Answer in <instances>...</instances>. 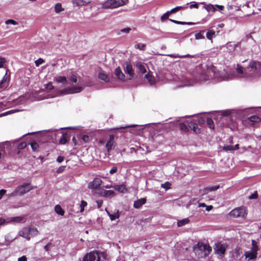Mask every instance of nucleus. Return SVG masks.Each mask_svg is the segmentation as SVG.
<instances>
[{"instance_id": "nucleus-1", "label": "nucleus", "mask_w": 261, "mask_h": 261, "mask_svg": "<svg viewBox=\"0 0 261 261\" xmlns=\"http://www.w3.org/2000/svg\"><path fill=\"white\" fill-rule=\"evenodd\" d=\"M193 249L196 255L200 258L206 257L212 251V248L208 244L200 242L194 246Z\"/></svg>"}, {"instance_id": "nucleus-2", "label": "nucleus", "mask_w": 261, "mask_h": 261, "mask_svg": "<svg viewBox=\"0 0 261 261\" xmlns=\"http://www.w3.org/2000/svg\"><path fill=\"white\" fill-rule=\"evenodd\" d=\"M39 234L38 229L33 226H27L23 227L18 232V236L21 237L27 241L30 240L32 237L37 236Z\"/></svg>"}, {"instance_id": "nucleus-3", "label": "nucleus", "mask_w": 261, "mask_h": 261, "mask_svg": "<svg viewBox=\"0 0 261 261\" xmlns=\"http://www.w3.org/2000/svg\"><path fill=\"white\" fill-rule=\"evenodd\" d=\"M252 73L247 72V69H244L243 67L239 64H237L236 68V73L228 74L227 77L225 78L224 80H231L234 78H242L251 76Z\"/></svg>"}, {"instance_id": "nucleus-4", "label": "nucleus", "mask_w": 261, "mask_h": 261, "mask_svg": "<svg viewBox=\"0 0 261 261\" xmlns=\"http://www.w3.org/2000/svg\"><path fill=\"white\" fill-rule=\"evenodd\" d=\"M32 189V188L31 187L30 184L24 183L22 185L18 186L13 192L9 194V196L16 197L22 196Z\"/></svg>"}, {"instance_id": "nucleus-5", "label": "nucleus", "mask_w": 261, "mask_h": 261, "mask_svg": "<svg viewBox=\"0 0 261 261\" xmlns=\"http://www.w3.org/2000/svg\"><path fill=\"white\" fill-rule=\"evenodd\" d=\"M128 0H107L102 7L104 9H115L126 5Z\"/></svg>"}, {"instance_id": "nucleus-6", "label": "nucleus", "mask_w": 261, "mask_h": 261, "mask_svg": "<svg viewBox=\"0 0 261 261\" xmlns=\"http://www.w3.org/2000/svg\"><path fill=\"white\" fill-rule=\"evenodd\" d=\"M229 214L231 217L233 218L241 217L245 218L247 213L245 207L241 206L233 209L229 213Z\"/></svg>"}, {"instance_id": "nucleus-7", "label": "nucleus", "mask_w": 261, "mask_h": 261, "mask_svg": "<svg viewBox=\"0 0 261 261\" xmlns=\"http://www.w3.org/2000/svg\"><path fill=\"white\" fill-rule=\"evenodd\" d=\"M83 90V88L81 86H74L68 89H65L59 90L57 92V95H63L67 94H73L81 92Z\"/></svg>"}, {"instance_id": "nucleus-8", "label": "nucleus", "mask_w": 261, "mask_h": 261, "mask_svg": "<svg viewBox=\"0 0 261 261\" xmlns=\"http://www.w3.org/2000/svg\"><path fill=\"white\" fill-rule=\"evenodd\" d=\"M227 245L225 244H221V243H216L214 246L215 253L222 256L224 254Z\"/></svg>"}, {"instance_id": "nucleus-9", "label": "nucleus", "mask_w": 261, "mask_h": 261, "mask_svg": "<svg viewBox=\"0 0 261 261\" xmlns=\"http://www.w3.org/2000/svg\"><path fill=\"white\" fill-rule=\"evenodd\" d=\"M99 259L98 252L94 251L86 254L83 257V261H99Z\"/></svg>"}, {"instance_id": "nucleus-10", "label": "nucleus", "mask_w": 261, "mask_h": 261, "mask_svg": "<svg viewBox=\"0 0 261 261\" xmlns=\"http://www.w3.org/2000/svg\"><path fill=\"white\" fill-rule=\"evenodd\" d=\"M260 66V63L258 62L253 61L250 62L249 66L246 68L247 72L252 73V76L258 70Z\"/></svg>"}, {"instance_id": "nucleus-11", "label": "nucleus", "mask_w": 261, "mask_h": 261, "mask_svg": "<svg viewBox=\"0 0 261 261\" xmlns=\"http://www.w3.org/2000/svg\"><path fill=\"white\" fill-rule=\"evenodd\" d=\"M102 183V180L99 178H95L92 181L88 184V188L91 189H96L98 188Z\"/></svg>"}, {"instance_id": "nucleus-12", "label": "nucleus", "mask_w": 261, "mask_h": 261, "mask_svg": "<svg viewBox=\"0 0 261 261\" xmlns=\"http://www.w3.org/2000/svg\"><path fill=\"white\" fill-rule=\"evenodd\" d=\"M188 126L194 133H198L200 132V129L198 127L197 120H195V119L188 122Z\"/></svg>"}, {"instance_id": "nucleus-13", "label": "nucleus", "mask_w": 261, "mask_h": 261, "mask_svg": "<svg viewBox=\"0 0 261 261\" xmlns=\"http://www.w3.org/2000/svg\"><path fill=\"white\" fill-rule=\"evenodd\" d=\"M114 136L113 135H110L109 136V140L107 141L106 144V148L108 152H109L111 149H112L114 146Z\"/></svg>"}, {"instance_id": "nucleus-14", "label": "nucleus", "mask_w": 261, "mask_h": 261, "mask_svg": "<svg viewBox=\"0 0 261 261\" xmlns=\"http://www.w3.org/2000/svg\"><path fill=\"white\" fill-rule=\"evenodd\" d=\"M240 42H238L236 44H233L232 42H228L226 44V47L227 49V51L229 53L233 52L237 47L240 46Z\"/></svg>"}, {"instance_id": "nucleus-15", "label": "nucleus", "mask_w": 261, "mask_h": 261, "mask_svg": "<svg viewBox=\"0 0 261 261\" xmlns=\"http://www.w3.org/2000/svg\"><path fill=\"white\" fill-rule=\"evenodd\" d=\"M115 74L119 80L123 81L124 80L125 75L119 67L115 69Z\"/></svg>"}, {"instance_id": "nucleus-16", "label": "nucleus", "mask_w": 261, "mask_h": 261, "mask_svg": "<svg viewBox=\"0 0 261 261\" xmlns=\"http://www.w3.org/2000/svg\"><path fill=\"white\" fill-rule=\"evenodd\" d=\"M146 200L145 198H141L134 202V206L136 208H139L142 205L145 203Z\"/></svg>"}, {"instance_id": "nucleus-17", "label": "nucleus", "mask_w": 261, "mask_h": 261, "mask_svg": "<svg viewBox=\"0 0 261 261\" xmlns=\"http://www.w3.org/2000/svg\"><path fill=\"white\" fill-rule=\"evenodd\" d=\"M23 219V218L21 216L15 217L7 219L6 220V223H12V222H21Z\"/></svg>"}, {"instance_id": "nucleus-18", "label": "nucleus", "mask_w": 261, "mask_h": 261, "mask_svg": "<svg viewBox=\"0 0 261 261\" xmlns=\"http://www.w3.org/2000/svg\"><path fill=\"white\" fill-rule=\"evenodd\" d=\"M125 72L127 73L130 77L134 76V70L133 69L132 65L129 63H126Z\"/></svg>"}, {"instance_id": "nucleus-19", "label": "nucleus", "mask_w": 261, "mask_h": 261, "mask_svg": "<svg viewBox=\"0 0 261 261\" xmlns=\"http://www.w3.org/2000/svg\"><path fill=\"white\" fill-rule=\"evenodd\" d=\"M169 56L176 58H195L196 57V55H191L190 54H187L185 55H179L178 54H171L169 55Z\"/></svg>"}, {"instance_id": "nucleus-20", "label": "nucleus", "mask_w": 261, "mask_h": 261, "mask_svg": "<svg viewBox=\"0 0 261 261\" xmlns=\"http://www.w3.org/2000/svg\"><path fill=\"white\" fill-rule=\"evenodd\" d=\"M98 77L106 82H108L110 81L108 75L104 73L103 71L99 72L98 75Z\"/></svg>"}, {"instance_id": "nucleus-21", "label": "nucleus", "mask_w": 261, "mask_h": 261, "mask_svg": "<svg viewBox=\"0 0 261 261\" xmlns=\"http://www.w3.org/2000/svg\"><path fill=\"white\" fill-rule=\"evenodd\" d=\"M55 80L58 83L65 84L67 82V79L64 76H59L55 78Z\"/></svg>"}, {"instance_id": "nucleus-22", "label": "nucleus", "mask_w": 261, "mask_h": 261, "mask_svg": "<svg viewBox=\"0 0 261 261\" xmlns=\"http://www.w3.org/2000/svg\"><path fill=\"white\" fill-rule=\"evenodd\" d=\"M239 149V145L236 144L235 146H232L231 145H228L223 147V149L226 151H231Z\"/></svg>"}, {"instance_id": "nucleus-23", "label": "nucleus", "mask_w": 261, "mask_h": 261, "mask_svg": "<svg viewBox=\"0 0 261 261\" xmlns=\"http://www.w3.org/2000/svg\"><path fill=\"white\" fill-rule=\"evenodd\" d=\"M136 66L137 68L142 73H145L146 72V69L145 65L140 62H138L136 64Z\"/></svg>"}, {"instance_id": "nucleus-24", "label": "nucleus", "mask_w": 261, "mask_h": 261, "mask_svg": "<svg viewBox=\"0 0 261 261\" xmlns=\"http://www.w3.org/2000/svg\"><path fill=\"white\" fill-rule=\"evenodd\" d=\"M257 254L251 251L248 252H246L245 253V256L246 258H248L250 259H253L256 257Z\"/></svg>"}, {"instance_id": "nucleus-25", "label": "nucleus", "mask_w": 261, "mask_h": 261, "mask_svg": "<svg viewBox=\"0 0 261 261\" xmlns=\"http://www.w3.org/2000/svg\"><path fill=\"white\" fill-rule=\"evenodd\" d=\"M204 8L205 9V10L208 12H210L211 11L214 12L216 10L215 8V6H214L211 4H209L208 5H205V6H204Z\"/></svg>"}, {"instance_id": "nucleus-26", "label": "nucleus", "mask_w": 261, "mask_h": 261, "mask_svg": "<svg viewBox=\"0 0 261 261\" xmlns=\"http://www.w3.org/2000/svg\"><path fill=\"white\" fill-rule=\"evenodd\" d=\"M55 211L58 214L63 216L64 215V211L60 205H56L55 207Z\"/></svg>"}, {"instance_id": "nucleus-27", "label": "nucleus", "mask_w": 261, "mask_h": 261, "mask_svg": "<svg viewBox=\"0 0 261 261\" xmlns=\"http://www.w3.org/2000/svg\"><path fill=\"white\" fill-rule=\"evenodd\" d=\"M68 138V135L67 133L63 134L60 139V144H65L67 142Z\"/></svg>"}, {"instance_id": "nucleus-28", "label": "nucleus", "mask_w": 261, "mask_h": 261, "mask_svg": "<svg viewBox=\"0 0 261 261\" xmlns=\"http://www.w3.org/2000/svg\"><path fill=\"white\" fill-rule=\"evenodd\" d=\"M114 188L116 190L122 193L124 192L126 190L125 186L124 185H115Z\"/></svg>"}, {"instance_id": "nucleus-29", "label": "nucleus", "mask_w": 261, "mask_h": 261, "mask_svg": "<svg viewBox=\"0 0 261 261\" xmlns=\"http://www.w3.org/2000/svg\"><path fill=\"white\" fill-rule=\"evenodd\" d=\"M145 77L150 85H153L154 84V78L152 75H150L149 73H147L145 75Z\"/></svg>"}, {"instance_id": "nucleus-30", "label": "nucleus", "mask_w": 261, "mask_h": 261, "mask_svg": "<svg viewBox=\"0 0 261 261\" xmlns=\"http://www.w3.org/2000/svg\"><path fill=\"white\" fill-rule=\"evenodd\" d=\"M64 9L62 8V5L61 3H57L55 5V11L56 13H59L60 12L64 11Z\"/></svg>"}, {"instance_id": "nucleus-31", "label": "nucleus", "mask_w": 261, "mask_h": 261, "mask_svg": "<svg viewBox=\"0 0 261 261\" xmlns=\"http://www.w3.org/2000/svg\"><path fill=\"white\" fill-rule=\"evenodd\" d=\"M190 220L188 218H185L182 220L178 221L177 225L178 227L182 226L189 222Z\"/></svg>"}, {"instance_id": "nucleus-32", "label": "nucleus", "mask_w": 261, "mask_h": 261, "mask_svg": "<svg viewBox=\"0 0 261 261\" xmlns=\"http://www.w3.org/2000/svg\"><path fill=\"white\" fill-rule=\"evenodd\" d=\"M73 3L77 6H83L86 5L88 2H87L84 0H74Z\"/></svg>"}, {"instance_id": "nucleus-33", "label": "nucleus", "mask_w": 261, "mask_h": 261, "mask_svg": "<svg viewBox=\"0 0 261 261\" xmlns=\"http://www.w3.org/2000/svg\"><path fill=\"white\" fill-rule=\"evenodd\" d=\"M114 194V192L112 190H103V191H102L101 192V195L103 196V197H108L109 196H112V195H113Z\"/></svg>"}, {"instance_id": "nucleus-34", "label": "nucleus", "mask_w": 261, "mask_h": 261, "mask_svg": "<svg viewBox=\"0 0 261 261\" xmlns=\"http://www.w3.org/2000/svg\"><path fill=\"white\" fill-rule=\"evenodd\" d=\"M69 80L74 83H76L77 82V76L76 73L74 72H72L71 74L69 76Z\"/></svg>"}, {"instance_id": "nucleus-35", "label": "nucleus", "mask_w": 261, "mask_h": 261, "mask_svg": "<svg viewBox=\"0 0 261 261\" xmlns=\"http://www.w3.org/2000/svg\"><path fill=\"white\" fill-rule=\"evenodd\" d=\"M170 21L173 22V23H175L176 24H189V25H191V24H194V23L193 22H184V21H177V20H173V19H169Z\"/></svg>"}, {"instance_id": "nucleus-36", "label": "nucleus", "mask_w": 261, "mask_h": 261, "mask_svg": "<svg viewBox=\"0 0 261 261\" xmlns=\"http://www.w3.org/2000/svg\"><path fill=\"white\" fill-rule=\"evenodd\" d=\"M206 123L210 128L214 129V123L212 118H207L206 120Z\"/></svg>"}, {"instance_id": "nucleus-37", "label": "nucleus", "mask_w": 261, "mask_h": 261, "mask_svg": "<svg viewBox=\"0 0 261 261\" xmlns=\"http://www.w3.org/2000/svg\"><path fill=\"white\" fill-rule=\"evenodd\" d=\"M215 35V32L213 30L209 31L206 33V37L209 40H211Z\"/></svg>"}, {"instance_id": "nucleus-38", "label": "nucleus", "mask_w": 261, "mask_h": 261, "mask_svg": "<svg viewBox=\"0 0 261 261\" xmlns=\"http://www.w3.org/2000/svg\"><path fill=\"white\" fill-rule=\"evenodd\" d=\"M8 80V76H7V71L6 72L5 75L3 77L2 81L0 82V88H3L5 86L4 84L6 82L7 80Z\"/></svg>"}, {"instance_id": "nucleus-39", "label": "nucleus", "mask_w": 261, "mask_h": 261, "mask_svg": "<svg viewBox=\"0 0 261 261\" xmlns=\"http://www.w3.org/2000/svg\"><path fill=\"white\" fill-rule=\"evenodd\" d=\"M179 127L180 129L184 132H187L189 130L188 127L184 123H179Z\"/></svg>"}, {"instance_id": "nucleus-40", "label": "nucleus", "mask_w": 261, "mask_h": 261, "mask_svg": "<svg viewBox=\"0 0 261 261\" xmlns=\"http://www.w3.org/2000/svg\"><path fill=\"white\" fill-rule=\"evenodd\" d=\"M248 119L251 122H258L260 121V118L256 115H253L248 118Z\"/></svg>"}, {"instance_id": "nucleus-41", "label": "nucleus", "mask_w": 261, "mask_h": 261, "mask_svg": "<svg viewBox=\"0 0 261 261\" xmlns=\"http://www.w3.org/2000/svg\"><path fill=\"white\" fill-rule=\"evenodd\" d=\"M30 144H31V147L33 151L37 150V149L39 147V145L37 143H36V142L33 141Z\"/></svg>"}, {"instance_id": "nucleus-42", "label": "nucleus", "mask_w": 261, "mask_h": 261, "mask_svg": "<svg viewBox=\"0 0 261 261\" xmlns=\"http://www.w3.org/2000/svg\"><path fill=\"white\" fill-rule=\"evenodd\" d=\"M131 30L132 29L130 28H128V27L124 28V29H121L120 30V32L119 33H118V34L120 35V33L128 34L130 32V31H131Z\"/></svg>"}, {"instance_id": "nucleus-43", "label": "nucleus", "mask_w": 261, "mask_h": 261, "mask_svg": "<svg viewBox=\"0 0 261 261\" xmlns=\"http://www.w3.org/2000/svg\"><path fill=\"white\" fill-rule=\"evenodd\" d=\"M44 86L46 89H47V90H49V91H50V90L54 89V88L51 83H48V84L44 85Z\"/></svg>"}, {"instance_id": "nucleus-44", "label": "nucleus", "mask_w": 261, "mask_h": 261, "mask_svg": "<svg viewBox=\"0 0 261 261\" xmlns=\"http://www.w3.org/2000/svg\"><path fill=\"white\" fill-rule=\"evenodd\" d=\"M135 48L137 49H139L142 50H144L145 49L146 45L144 44H137L135 45Z\"/></svg>"}, {"instance_id": "nucleus-45", "label": "nucleus", "mask_w": 261, "mask_h": 261, "mask_svg": "<svg viewBox=\"0 0 261 261\" xmlns=\"http://www.w3.org/2000/svg\"><path fill=\"white\" fill-rule=\"evenodd\" d=\"M170 14V13L169 11H167L166 13L163 14L161 17V21H164L165 20L167 19Z\"/></svg>"}, {"instance_id": "nucleus-46", "label": "nucleus", "mask_w": 261, "mask_h": 261, "mask_svg": "<svg viewBox=\"0 0 261 261\" xmlns=\"http://www.w3.org/2000/svg\"><path fill=\"white\" fill-rule=\"evenodd\" d=\"M206 74H210V77H208L207 80H209L210 79H212L213 77L215 76L214 72L212 69L207 70V71H206Z\"/></svg>"}, {"instance_id": "nucleus-47", "label": "nucleus", "mask_w": 261, "mask_h": 261, "mask_svg": "<svg viewBox=\"0 0 261 261\" xmlns=\"http://www.w3.org/2000/svg\"><path fill=\"white\" fill-rule=\"evenodd\" d=\"M81 138L85 143H87L90 141L89 137L87 135H82Z\"/></svg>"}, {"instance_id": "nucleus-48", "label": "nucleus", "mask_w": 261, "mask_h": 261, "mask_svg": "<svg viewBox=\"0 0 261 261\" xmlns=\"http://www.w3.org/2000/svg\"><path fill=\"white\" fill-rule=\"evenodd\" d=\"M171 185V184L170 182H169L168 181H167V182H166L164 184H162L161 185V187L162 188L165 189L166 190H168V189L170 188Z\"/></svg>"}, {"instance_id": "nucleus-49", "label": "nucleus", "mask_w": 261, "mask_h": 261, "mask_svg": "<svg viewBox=\"0 0 261 261\" xmlns=\"http://www.w3.org/2000/svg\"><path fill=\"white\" fill-rule=\"evenodd\" d=\"M219 188V186H212L210 187H208V188H206V190H208V191H216Z\"/></svg>"}, {"instance_id": "nucleus-50", "label": "nucleus", "mask_w": 261, "mask_h": 261, "mask_svg": "<svg viewBox=\"0 0 261 261\" xmlns=\"http://www.w3.org/2000/svg\"><path fill=\"white\" fill-rule=\"evenodd\" d=\"M181 9V7L177 6L172 9H171L170 11H169V13L170 14L174 13L177 12V11H179Z\"/></svg>"}, {"instance_id": "nucleus-51", "label": "nucleus", "mask_w": 261, "mask_h": 261, "mask_svg": "<svg viewBox=\"0 0 261 261\" xmlns=\"http://www.w3.org/2000/svg\"><path fill=\"white\" fill-rule=\"evenodd\" d=\"M44 62V60L41 59V58H39L37 60H36L35 63V65L36 66L38 67L40 65L42 64V63H43Z\"/></svg>"}, {"instance_id": "nucleus-52", "label": "nucleus", "mask_w": 261, "mask_h": 261, "mask_svg": "<svg viewBox=\"0 0 261 261\" xmlns=\"http://www.w3.org/2000/svg\"><path fill=\"white\" fill-rule=\"evenodd\" d=\"M53 246L51 243H48L44 247V248L46 252H48L50 250V247Z\"/></svg>"}, {"instance_id": "nucleus-53", "label": "nucleus", "mask_w": 261, "mask_h": 261, "mask_svg": "<svg viewBox=\"0 0 261 261\" xmlns=\"http://www.w3.org/2000/svg\"><path fill=\"white\" fill-rule=\"evenodd\" d=\"M27 146V143L25 142H21L18 145V148L19 149H22L25 148Z\"/></svg>"}, {"instance_id": "nucleus-54", "label": "nucleus", "mask_w": 261, "mask_h": 261, "mask_svg": "<svg viewBox=\"0 0 261 261\" xmlns=\"http://www.w3.org/2000/svg\"><path fill=\"white\" fill-rule=\"evenodd\" d=\"M195 120H197V124H202L205 122V120H204V118H202V117H199V118L195 119Z\"/></svg>"}, {"instance_id": "nucleus-55", "label": "nucleus", "mask_w": 261, "mask_h": 261, "mask_svg": "<svg viewBox=\"0 0 261 261\" xmlns=\"http://www.w3.org/2000/svg\"><path fill=\"white\" fill-rule=\"evenodd\" d=\"M87 205V202L84 201V200H82L81 201V212H83L84 211V207H85L86 205Z\"/></svg>"}, {"instance_id": "nucleus-56", "label": "nucleus", "mask_w": 261, "mask_h": 261, "mask_svg": "<svg viewBox=\"0 0 261 261\" xmlns=\"http://www.w3.org/2000/svg\"><path fill=\"white\" fill-rule=\"evenodd\" d=\"M204 38V37L200 33H198L195 34V39L197 40L203 39Z\"/></svg>"}, {"instance_id": "nucleus-57", "label": "nucleus", "mask_w": 261, "mask_h": 261, "mask_svg": "<svg viewBox=\"0 0 261 261\" xmlns=\"http://www.w3.org/2000/svg\"><path fill=\"white\" fill-rule=\"evenodd\" d=\"M5 23L7 24H12L15 25L17 24V22L13 19H8L6 21Z\"/></svg>"}, {"instance_id": "nucleus-58", "label": "nucleus", "mask_w": 261, "mask_h": 261, "mask_svg": "<svg viewBox=\"0 0 261 261\" xmlns=\"http://www.w3.org/2000/svg\"><path fill=\"white\" fill-rule=\"evenodd\" d=\"M16 111H18V110H11V111H9L8 112H6L5 113H2V114H0V116H5V115H7L8 114H12L15 112H16Z\"/></svg>"}, {"instance_id": "nucleus-59", "label": "nucleus", "mask_w": 261, "mask_h": 261, "mask_svg": "<svg viewBox=\"0 0 261 261\" xmlns=\"http://www.w3.org/2000/svg\"><path fill=\"white\" fill-rule=\"evenodd\" d=\"M118 217H119L118 214H114L110 215V218L112 221L114 220L116 218H118Z\"/></svg>"}, {"instance_id": "nucleus-60", "label": "nucleus", "mask_w": 261, "mask_h": 261, "mask_svg": "<svg viewBox=\"0 0 261 261\" xmlns=\"http://www.w3.org/2000/svg\"><path fill=\"white\" fill-rule=\"evenodd\" d=\"M258 246L257 245V246H252V248L251 249V251L256 253L257 254V252L258 251Z\"/></svg>"}, {"instance_id": "nucleus-61", "label": "nucleus", "mask_w": 261, "mask_h": 261, "mask_svg": "<svg viewBox=\"0 0 261 261\" xmlns=\"http://www.w3.org/2000/svg\"><path fill=\"white\" fill-rule=\"evenodd\" d=\"M117 171V168L115 166H114L112 168V169L110 171V173L111 174H113L114 173H116Z\"/></svg>"}, {"instance_id": "nucleus-62", "label": "nucleus", "mask_w": 261, "mask_h": 261, "mask_svg": "<svg viewBox=\"0 0 261 261\" xmlns=\"http://www.w3.org/2000/svg\"><path fill=\"white\" fill-rule=\"evenodd\" d=\"M257 197V192H255V193L252 194L249 197V198L250 199H256Z\"/></svg>"}, {"instance_id": "nucleus-63", "label": "nucleus", "mask_w": 261, "mask_h": 261, "mask_svg": "<svg viewBox=\"0 0 261 261\" xmlns=\"http://www.w3.org/2000/svg\"><path fill=\"white\" fill-rule=\"evenodd\" d=\"M96 202L97 205V207L98 208H100L102 205V204L103 203V201L102 200H97L96 201Z\"/></svg>"}, {"instance_id": "nucleus-64", "label": "nucleus", "mask_w": 261, "mask_h": 261, "mask_svg": "<svg viewBox=\"0 0 261 261\" xmlns=\"http://www.w3.org/2000/svg\"><path fill=\"white\" fill-rule=\"evenodd\" d=\"M18 261H27V258L25 256L23 255L19 257L18 259Z\"/></svg>"}]
</instances>
